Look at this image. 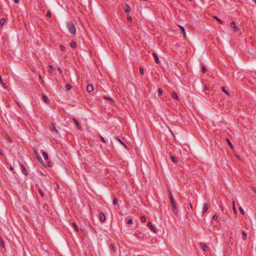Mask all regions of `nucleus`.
Returning a JSON list of instances; mask_svg holds the SVG:
<instances>
[{
  "label": "nucleus",
  "instance_id": "nucleus-6",
  "mask_svg": "<svg viewBox=\"0 0 256 256\" xmlns=\"http://www.w3.org/2000/svg\"><path fill=\"white\" fill-rule=\"evenodd\" d=\"M86 90L88 92H91L94 90V88L92 84H88L86 86Z\"/></svg>",
  "mask_w": 256,
  "mask_h": 256
},
{
  "label": "nucleus",
  "instance_id": "nucleus-47",
  "mask_svg": "<svg viewBox=\"0 0 256 256\" xmlns=\"http://www.w3.org/2000/svg\"><path fill=\"white\" fill-rule=\"evenodd\" d=\"M218 217L216 215H214L212 217V219L214 220H217Z\"/></svg>",
  "mask_w": 256,
  "mask_h": 256
},
{
  "label": "nucleus",
  "instance_id": "nucleus-20",
  "mask_svg": "<svg viewBox=\"0 0 256 256\" xmlns=\"http://www.w3.org/2000/svg\"><path fill=\"white\" fill-rule=\"evenodd\" d=\"M170 158H171V160H172V162H173L174 163H176L178 162V158L174 156H172L170 157Z\"/></svg>",
  "mask_w": 256,
  "mask_h": 256
},
{
  "label": "nucleus",
  "instance_id": "nucleus-62",
  "mask_svg": "<svg viewBox=\"0 0 256 256\" xmlns=\"http://www.w3.org/2000/svg\"><path fill=\"white\" fill-rule=\"evenodd\" d=\"M254 2L256 4V0H254Z\"/></svg>",
  "mask_w": 256,
  "mask_h": 256
},
{
  "label": "nucleus",
  "instance_id": "nucleus-29",
  "mask_svg": "<svg viewBox=\"0 0 256 256\" xmlns=\"http://www.w3.org/2000/svg\"><path fill=\"white\" fill-rule=\"evenodd\" d=\"M226 140H227L228 144L229 146L231 148H233L232 144V142H230V141L229 140V139L227 138Z\"/></svg>",
  "mask_w": 256,
  "mask_h": 256
},
{
  "label": "nucleus",
  "instance_id": "nucleus-50",
  "mask_svg": "<svg viewBox=\"0 0 256 256\" xmlns=\"http://www.w3.org/2000/svg\"><path fill=\"white\" fill-rule=\"evenodd\" d=\"M1 84L4 88H7L6 84L5 83L2 82Z\"/></svg>",
  "mask_w": 256,
  "mask_h": 256
},
{
  "label": "nucleus",
  "instance_id": "nucleus-36",
  "mask_svg": "<svg viewBox=\"0 0 256 256\" xmlns=\"http://www.w3.org/2000/svg\"><path fill=\"white\" fill-rule=\"evenodd\" d=\"M140 220L142 222H146V218L144 216H142L140 218Z\"/></svg>",
  "mask_w": 256,
  "mask_h": 256
},
{
  "label": "nucleus",
  "instance_id": "nucleus-61",
  "mask_svg": "<svg viewBox=\"0 0 256 256\" xmlns=\"http://www.w3.org/2000/svg\"><path fill=\"white\" fill-rule=\"evenodd\" d=\"M80 230H82V232H84V229H83V228H80Z\"/></svg>",
  "mask_w": 256,
  "mask_h": 256
},
{
  "label": "nucleus",
  "instance_id": "nucleus-37",
  "mask_svg": "<svg viewBox=\"0 0 256 256\" xmlns=\"http://www.w3.org/2000/svg\"><path fill=\"white\" fill-rule=\"evenodd\" d=\"M214 18L215 19H216L220 24H222V20H220V19H219L217 16H214Z\"/></svg>",
  "mask_w": 256,
  "mask_h": 256
},
{
  "label": "nucleus",
  "instance_id": "nucleus-2",
  "mask_svg": "<svg viewBox=\"0 0 256 256\" xmlns=\"http://www.w3.org/2000/svg\"><path fill=\"white\" fill-rule=\"evenodd\" d=\"M169 194H170V202H171V204L172 205V210L174 213L177 214H178V210L176 207V203L174 201L172 194L170 190H169Z\"/></svg>",
  "mask_w": 256,
  "mask_h": 256
},
{
  "label": "nucleus",
  "instance_id": "nucleus-41",
  "mask_svg": "<svg viewBox=\"0 0 256 256\" xmlns=\"http://www.w3.org/2000/svg\"><path fill=\"white\" fill-rule=\"evenodd\" d=\"M128 224H133V220L132 218H130L128 221Z\"/></svg>",
  "mask_w": 256,
  "mask_h": 256
},
{
  "label": "nucleus",
  "instance_id": "nucleus-19",
  "mask_svg": "<svg viewBox=\"0 0 256 256\" xmlns=\"http://www.w3.org/2000/svg\"><path fill=\"white\" fill-rule=\"evenodd\" d=\"M40 162V164H42L43 166H45L44 165V161L43 160H42V158H40V156H38V157L36 158Z\"/></svg>",
  "mask_w": 256,
  "mask_h": 256
},
{
  "label": "nucleus",
  "instance_id": "nucleus-59",
  "mask_svg": "<svg viewBox=\"0 0 256 256\" xmlns=\"http://www.w3.org/2000/svg\"><path fill=\"white\" fill-rule=\"evenodd\" d=\"M58 71H59L60 73H62V70H61V69H60V68H58Z\"/></svg>",
  "mask_w": 256,
  "mask_h": 256
},
{
  "label": "nucleus",
  "instance_id": "nucleus-11",
  "mask_svg": "<svg viewBox=\"0 0 256 256\" xmlns=\"http://www.w3.org/2000/svg\"><path fill=\"white\" fill-rule=\"evenodd\" d=\"M20 168H22V170L24 174L26 176L28 174V172H27L26 168H24V165L22 164H20Z\"/></svg>",
  "mask_w": 256,
  "mask_h": 256
},
{
  "label": "nucleus",
  "instance_id": "nucleus-48",
  "mask_svg": "<svg viewBox=\"0 0 256 256\" xmlns=\"http://www.w3.org/2000/svg\"><path fill=\"white\" fill-rule=\"evenodd\" d=\"M49 68L52 70H55L56 69L54 68L52 66L50 65Z\"/></svg>",
  "mask_w": 256,
  "mask_h": 256
},
{
  "label": "nucleus",
  "instance_id": "nucleus-49",
  "mask_svg": "<svg viewBox=\"0 0 256 256\" xmlns=\"http://www.w3.org/2000/svg\"><path fill=\"white\" fill-rule=\"evenodd\" d=\"M60 48L62 50H65V47L62 45L60 46Z\"/></svg>",
  "mask_w": 256,
  "mask_h": 256
},
{
  "label": "nucleus",
  "instance_id": "nucleus-5",
  "mask_svg": "<svg viewBox=\"0 0 256 256\" xmlns=\"http://www.w3.org/2000/svg\"><path fill=\"white\" fill-rule=\"evenodd\" d=\"M231 27L234 30L235 32H237L238 30V28L236 25V24L234 22H230Z\"/></svg>",
  "mask_w": 256,
  "mask_h": 256
},
{
  "label": "nucleus",
  "instance_id": "nucleus-8",
  "mask_svg": "<svg viewBox=\"0 0 256 256\" xmlns=\"http://www.w3.org/2000/svg\"><path fill=\"white\" fill-rule=\"evenodd\" d=\"M124 12L127 15H128L130 12V8L128 5H126L124 7Z\"/></svg>",
  "mask_w": 256,
  "mask_h": 256
},
{
  "label": "nucleus",
  "instance_id": "nucleus-40",
  "mask_svg": "<svg viewBox=\"0 0 256 256\" xmlns=\"http://www.w3.org/2000/svg\"><path fill=\"white\" fill-rule=\"evenodd\" d=\"M140 72L141 74H144V68L142 67L140 68Z\"/></svg>",
  "mask_w": 256,
  "mask_h": 256
},
{
  "label": "nucleus",
  "instance_id": "nucleus-52",
  "mask_svg": "<svg viewBox=\"0 0 256 256\" xmlns=\"http://www.w3.org/2000/svg\"><path fill=\"white\" fill-rule=\"evenodd\" d=\"M39 78H40V82L41 83H42L43 82V80H42V76L40 75L39 76Z\"/></svg>",
  "mask_w": 256,
  "mask_h": 256
},
{
  "label": "nucleus",
  "instance_id": "nucleus-4",
  "mask_svg": "<svg viewBox=\"0 0 256 256\" xmlns=\"http://www.w3.org/2000/svg\"><path fill=\"white\" fill-rule=\"evenodd\" d=\"M100 220L102 222H105L106 220V216L103 212H100Z\"/></svg>",
  "mask_w": 256,
  "mask_h": 256
},
{
  "label": "nucleus",
  "instance_id": "nucleus-44",
  "mask_svg": "<svg viewBox=\"0 0 256 256\" xmlns=\"http://www.w3.org/2000/svg\"><path fill=\"white\" fill-rule=\"evenodd\" d=\"M48 167H52V163L51 162H48Z\"/></svg>",
  "mask_w": 256,
  "mask_h": 256
},
{
  "label": "nucleus",
  "instance_id": "nucleus-30",
  "mask_svg": "<svg viewBox=\"0 0 256 256\" xmlns=\"http://www.w3.org/2000/svg\"><path fill=\"white\" fill-rule=\"evenodd\" d=\"M0 246L2 248L4 247V243L0 238Z\"/></svg>",
  "mask_w": 256,
  "mask_h": 256
},
{
  "label": "nucleus",
  "instance_id": "nucleus-31",
  "mask_svg": "<svg viewBox=\"0 0 256 256\" xmlns=\"http://www.w3.org/2000/svg\"><path fill=\"white\" fill-rule=\"evenodd\" d=\"M162 90L161 88H159L158 89V96H162Z\"/></svg>",
  "mask_w": 256,
  "mask_h": 256
},
{
  "label": "nucleus",
  "instance_id": "nucleus-39",
  "mask_svg": "<svg viewBox=\"0 0 256 256\" xmlns=\"http://www.w3.org/2000/svg\"><path fill=\"white\" fill-rule=\"evenodd\" d=\"M46 16L48 17L52 16V13L50 11H48L46 14Z\"/></svg>",
  "mask_w": 256,
  "mask_h": 256
},
{
  "label": "nucleus",
  "instance_id": "nucleus-51",
  "mask_svg": "<svg viewBox=\"0 0 256 256\" xmlns=\"http://www.w3.org/2000/svg\"><path fill=\"white\" fill-rule=\"evenodd\" d=\"M128 20L131 22L132 21V18L130 16L128 17Z\"/></svg>",
  "mask_w": 256,
  "mask_h": 256
},
{
  "label": "nucleus",
  "instance_id": "nucleus-56",
  "mask_svg": "<svg viewBox=\"0 0 256 256\" xmlns=\"http://www.w3.org/2000/svg\"><path fill=\"white\" fill-rule=\"evenodd\" d=\"M232 207H233V206H235V202H234V201H233V202H232Z\"/></svg>",
  "mask_w": 256,
  "mask_h": 256
},
{
  "label": "nucleus",
  "instance_id": "nucleus-42",
  "mask_svg": "<svg viewBox=\"0 0 256 256\" xmlns=\"http://www.w3.org/2000/svg\"><path fill=\"white\" fill-rule=\"evenodd\" d=\"M6 137L7 139L8 140L9 142H12V139L10 138V136L6 134Z\"/></svg>",
  "mask_w": 256,
  "mask_h": 256
},
{
  "label": "nucleus",
  "instance_id": "nucleus-28",
  "mask_svg": "<svg viewBox=\"0 0 256 256\" xmlns=\"http://www.w3.org/2000/svg\"><path fill=\"white\" fill-rule=\"evenodd\" d=\"M222 91L228 96H229L230 95V93L228 91L226 90L225 89H224V87H222Z\"/></svg>",
  "mask_w": 256,
  "mask_h": 256
},
{
  "label": "nucleus",
  "instance_id": "nucleus-33",
  "mask_svg": "<svg viewBox=\"0 0 256 256\" xmlns=\"http://www.w3.org/2000/svg\"><path fill=\"white\" fill-rule=\"evenodd\" d=\"M72 225L74 226V228L75 230H76V232H78V226H76V224L75 222H72Z\"/></svg>",
  "mask_w": 256,
  "mask_h": 256
},
{
  "label": "nucleus",
  "instance_id": "nucleus-58",
  "mask_svg": "<svg viewBox=\"0 0 256 256\" xmlns=\"http://www.w3.org/2000/svg\"><path fill=\"white\" fill-rule=\"evenodd\" d=\"M190 208L191 209H192V204H191L190 203Z\"/></svg>",
  "mask_w": 256,
  "mask_h": 256
},
{
  "label": "nucleus",
  "instance_id": "nucleus-32",
  "mask_svg": "<svg viewBox=\"0 0 256 256\" xmlns=\"http://www.w3.org/2000/svg\"><path fill=\"white\" fill-rule=\"evenodd\" d=\"M52 130L53 132H54L56 134H58V130H56V128L54 126H53V127L52 128Z\"/></svg>",
  "mask_w": 256,
  "mask_h": 256
},
{
  "label": "nucleus",
  "instance_id": "nucleus-45",
  "mask_svg": "<svg viewBox=\"0 0 256 256\" xmlns=\"http://www.w3.org/2000/svg\"><path fill=\"white\" fill-rule=\"evenodd\" d=\"M206 71V69L205 66H202V72L203 73H205Z\"/></svg>",
  "mask_w": 256,
  "mask_h": 256
},
{
  "label": "nucleus",
  "instance_id": "nucleus-43",
  "mask_svg": "<svg viewBox=\"0 0 256 256\" xmlns=\"http://www.w3.org/2000/svg\"><path fill=\"white\" fill-rule=\"evenodd\" d=\"M38 192H39V194L42 196H43L44 194V192H42V190H38Z\"/></svg>",
  "mask_w": 256,
  "mask_h": 256
},
{
  "label": "nucleus",
  "instance_id": "nucleus-10",
  "mask_svg": "<svg viewBox=\"0 0 256 256\" xmlns=\"http://www.w3.org/2000/svg\"><path fill=\"white\" fill-rule=\"evenodd\" d=\"M178 27L182 30V35H183L184 38H186V32H185L184 28L183 26H178Z\"/></svg>",
  "mask_w": 256,
  "mask_h": 256
},
{
  "label": "nucleus",
  "instance_id": "nucleus-55",
  "mask_svg": "<svg viewBox=\"0 0 256 256\" xmlns=\"http://www.w3.org/2000/svg\"><path fill=\"white\" fill-rule=\"evenodd\" d=\"M0 84H2V76H0Z\"/></svg>",
  "mask_w": 256,
  "mask_h": 256
},
{
  "label": "nucleus",
  "instance_id": "nucleus-7",
  "mask_svg": "<svg viewBox=\"0 0 256 256\" xmlns=\"http://www.w3.org/2000/svg\"><path fill=\"white\" fill-rule=\"evenodd\" d=\"M148 226L151 229V230L154 232H156V228H154V226H152V223L150 222H149L148 223Z\"/></svg>",
  "mask_w": 256,
  "mask_h": 256
},
{
  "label": "nucleus",
  "instance_id": "nucleus-23",
  "mask_svg": "<svg viewBox=\"0 0 256 256\" xmlns=\"http://www.w3.org/2000/svg\"><path fill=\"white\" fill-rule=\"evenodd\" d=\"M72 88V86L70 84H67L66 86H65V88L67 90H69L71 89Z\"/></svg>",
  "mask_w": 256,
  "mask_h": 256
},
{
  "label": "nucleus",
  "instance_id": "nucleus-17",
  "mask_svg": "<svg viewBox=\"0 0 256 256\" xmlns=\"http://www.w3.org/2000/svg\"><path fill=\"white\" fill-rule=\"evenodd\" d=\"M74 122L75 124H76L78 129H80L81 126L75 118L73 119Z\"/></svg>",
  "mask_w": 256,
  "mask_h": 256
},
{
  "label": "nucleus",
  "instance_id": "nucleus-35",
  "mask_svg": "<svg viewBox=\"0 0 256 256\" xmlns=\"http://www.w3.org/2000/svg\"><path fill=\"white\" fill-rule=\"evenodd\" d=\"M239 210L242 214H244V210H243V208L242 207L239 208Z\"/></svg>",
  "mask_w": 256,
  "mask_h": 256
},
{
  "label": "nucleus",
  "instance_id": "nucleus-53",
  "mask_svg": "<svg viewBox=\"0 0 256 256\" xmlns=\"http://www.w3.org/2000/svg\"><path fill=\"white\" fill-rule=\"evenodd\" d=\"M0 154L3 156L4 155V154L2 152V149L0 148Z\"/></svg>",
  "mask_w": 256,
  "mask_h": 256
},
{
  "label": "nucleus",
  "instance_id": "nucleus-46",
  "mask_svg": "<svg viewBox=\"0 0 256 256\" xmlns=\"http://www.w3.org/2000/svg\"><path fill=\"white\" fill-rule=\"evenodd\" d=\"M232 209H233V211H234V213L235 214H236L237 213V210H236V206H233Z\"/></svg>",
  "mask_w": 256,
  "mask_h": 256
},
{
  "label": "nucleus",
  "instance_id": "nucleus-22",
  "mask_svg": "<svg viewBox=\"0 0 256 256\" xmlns=\"http://www.w3.org/2000/svg\"><path fill=\"white\" fill-rule=\"evenodd\" d=\"M247 238V234L244 232H242V238L244 240H246Z\"/></svg>",
  "mask_w": 256,
  "mask_h": 256
},
{
  "label": "nucleus",
  "instance_id": "nucleus-15",
  "mask_svg": "<svg viewBox=\"0 0 256 256\" xmlns=\"http://www.w3.org/2000/svg\"><path fill=\"white\" fill-rule=\"evenodd\" d=\"M115 138L118 140L122 144L125 148H126V146L124 144V143L122 141L118 136H116Z\"/></svg>",
  "mask_w": 256,
  "mask_h": 256
},
{
  "label": "nucleus",
  "instance_id": "nucleus-24",
  "mask_svg": "<svg viewBox=\"0 0 256 256\" xmlns=\"http://www.w3.org/2000/svg\"><path fill=\"white\" fill-rule=\"evenodd\" d=\"M5 22H6V20H5L4 18H2L0 20V26H3L5 23Z\"/></svg>",
  "mask_w": 256,
  "mask_h": 256
},
{
  "label": "nucleus",
  "instance_id": "nucleus-60",
  "mask_svg": "<svg viewBox=\"0 0 256 256\" xmlns=\"http://www.w3.org/2000/svg\"><path fill=\"white\" fill-rule=\"evenodd\" d=\"M205 89H206V90H208V87L207 86H205Z\"/></svg>",
  "mask_w": 256,
  "mask_h": 256
},
{
  "label": "nucleus",
  "instance_id": "nucleus-63",
  "mask_svg": "<svg viewBox=\"0 0 256 256\" xmlns=\"http://www.w3.org/2000/svg\"><path fill=\"white\" fill-rule=\"evenodd\" d=\"M192 0H190V2L192 1Z\"/></svg>",
  "mask_w": 256,
  "mask_h": 256
},
{
  "label": "nucleus",
  "instance_id": "nucleus-38",
  "mask_svg": "<svg viewBox=\"0 0 256 256\" xmlns=\"http://www.w3.org/2000/svg\"><path fill=\"white\" fill-rule=\"evenodd\" d=\"M99 137L100 138L102 142H106L105 139L104 138L103 136H99Z\"/></svg>",
  "mask_w": 256,
  "mask_h": 256
},
{
  "label": "nucleus",
  "instance_id": "nucleus-12",
  "mask_svg": "<svg viewBox=\"0 0 256 256\" xmlns=\"http://www.w3.org/2000/svg\"><path fill=\"white\" fill-rule=\"evenodd\" d=\"M152 55L154 56V57L155 58L156 62V64H159L160 62L159 58H158L157 54L155 52H154V53H152Z\"/></svg>",
  "mask_w": 256,
  "mask_h": 256
},
{
  "label": "nucleus",
  "instance_id": "nucleus-26",
  "mask_svg": "<svg viewBox=\"0 0 256 256\" xmlns=\"http://www.w3.org/2000/svg\"><path fill=\"white\" fill-rule=\"evenodd\" d=\"M110 250L114 251L115 248H116L114 244H111L110 246Z\"/></svg>",
  "mask_w": 256,
  "mask_h": 256
},
{
  "label": "nucleus",
  "instance_id": "nucleus-21",
  "mask_svg": "<svg viewBox=\"0 0 256 256\" xmlns=\"http://www.w3.org/2000/svg\"><path fill=\"white\" fill-rule=\"evenodd\" d=\"M76 42L74 41H72L71 42H70V46L72 48H74L75 47H76Z\"/></svg>",
  "mask_w": 256,
  "mask_h": 256
},
{
  "label": "nucleus",
  "instance_id": "nucleus-3",
  "mask_svg": "<svg viewBox=\"0 0 256 256\" xmlns=\"http://www.w3.org/2000/svg\"><path fill=\"white\" fill-rule=\"evenodd\" d=\"M208 209V204H204L202 208V214H204Z\"/></svg>",
  "mask_w": 256,
  "mask_h": 256
},
{
  "label": "nucleus",
  "instance_id": "nucleus-18",
  "mask_svg": "<svg viewBox=\"0 0 256 256\" xmlns=\"http://www.w3.org/2000/svg\"><path fill=\"white\" fill-rule=\"evenodd\" d=\"M42 156L44 158L45 160H48V154L45 152H42Z\"/></svg>",
  "mask_w": 256,
  "mask_h": 256
},
{
  "label": "nucleus",
  "instance_id": "nucleus-54",
  "mask_svg": "<svg viewBox=\"0 0 256 256\" xmlns=\"http://www.w3.org/2000/svg\"><path fill=\"white\" fill-rule=\"evenodd\" d=\"M15 3L18 4L19 2V0H14Z\"/></svg>",
  "mask_w": 256,
  "mask_h": 256
},
{
  "label": "nucleus",
  "instance_id": "nucleus-14",
  "mask_svg": "<svg viewBox=\"0 0 256 256\" xmlns=\"http://www.w3.org/2000/svg\"><path fill=\"white\" fill-rule=\"evenodd\" d=\"M42 99L46 103L48 104L50 102V100L46 96L44 95L42 96Z\"/></svg>",
  "mask_w": 256,
  "mask_h": 256
},
{
  "label": "nucleus",
  "instance_id": "nucleus-25",
  "mask_svg": "<svg viewBox=\"0 0 256 256\" xmlns=\"http://www.w3.org/2000/svg\"><path fill=\"white\" fill-rule=\"evenodd\" d=\"M118 202V200L117 198H114L112 202V204L114 205H116Z\"/></svg>",
  "mask_w": 256,
  "mask_h": 256
},
{
  "label": "nucleus",
  "instance_id": "nucleus-1",
  "mask_svg": "<svg viewBox=\"0 0 256 256\" xmlns=\"http://www.w3.org/2000/svg\"><path fill=\"white\" fill-rule=\"evenodd\" d=\"M67 28L69 32L72 34V35H75L76 34V27L72 22H69L67 23L66 24Z\"/></svg>",
  "mask_w": 256,
  "mask_h": 256
},
{
  "label": "nucleus",
  "instance_id": "nucleus-9",
  "mask_svg": "<svg viewBox=\"0 0 256 256\" xmlns=\"http://www.w3.org/2000/svg\"><path fill=\"white\" fill-rule=\"evenodd\" d=\"M134 236L138 239L141 240L143 238V235L142 233L138 232V233H136L134 234Z\"/></svg>",
  "mask_w": 256,
  "mask_h": 256
},
{
  "label": "nucleus",
  "instance_id": "nucleus-16",
  "mask_svg": "<svg viewBox=\"0 0 256 256\" xmlns=\"http://www.w3.org/2000/svg\"><path fill=\"white\" fill-rule=\"evenodd\" d=\"M104 99L110 101L112 103H114V100L111 97H110V96H104Z\"/></svg>",
  "mask_w": 256,
  "mask_h": 256
},
{
  "label": "nucleus",
  "instance_id": "nucleus-27",
  "mask_svg": "<svg viewBox=\"0 0 256 256\" xmlns=\"http://www.w3.org/2000/svg\"><path fill=\"white\" fill-rule=\"evenodd\" d=\"M201 248L203 250L206 251L208 249V246L206 244H204L201 246Z\"/></svg>",
  "mask_w": 256,
  "mask_h": 256
},
{
  "label": "nucleus",
  "instance_id": "nucleus-57",
  "mask_svg": "<svg viewBox=\"0 0 256 256\" xmlns=\"http://www.w3.org/2000/svg\"><path fill=\"white\" fill-rule=\"evenodd\" d=\"M10 169L11 170H14V168H13L12 166H10Z\"/></svg>",
  "mask_w": 256,
  "mask_h": 256
},
{
  "label": "nucleus",
  "instance_id": "nucleus-13",
  "mask_svg": "<svg viewBox=\"0 0 256 256\" xmlns=\"http://www.w3.org/2000/svg\"><path fill=\"white\" fill-rule=\"evenodd\" d=\"M172 98H174V99H175L176 100H180L178 94L175 92H172Z\"/></svg>",
  "mask_w": 256,
  "mask_h": 256
},
{
  "label": "nucleus",
  "instance_id": "nucleus-34",
  "mask_svg": "<svg viewBox=\"0 0 256 256\" xmlns=\"http://www.w3.org/2000/svg\"><path fill=\"white\" fill-rule=\"evenodd\" d=\"M34 152L36 155V158L38 157V156H40V154L36 150H34Z\"/></svg>",
  "mask_w": 256,
  "mask_h": 256
}]
</instances>
